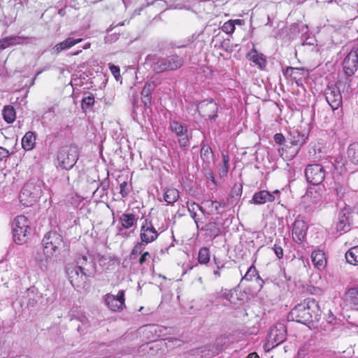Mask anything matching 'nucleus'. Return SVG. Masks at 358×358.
I'll return each instance as SVG.
<instances>
[{"label": "nucleus", "mask_w": 358, "mask_h": 358, "mask_svg": "<svg viewBox=\"0 0 358 358\" xmlns=\"http://www.w3.org/2000/svg\"><path fill=\"white\" fill-rule=\"evenodd\" d=\"M320 315L321 310L318 302L313 299H308L292 309L288 319L306 324L319 321Z\"/></svg>", "instance_id": "1"}, {"label": "nucleus", "mask_w": 358, "mask_h": 358, "mask_svg": "<svg viewBox=\"0 0 358 358\" xmlns=\"http://www.w3.org/2000/svg\"><path fill=\"white\" fill-rule=\"evenodd\" d=\"M80 152L75 145H66L59 148L57 152L55 166L62 170H71L78 160Z\"/></svg>", "instance_id": "2"}, {"label": "nucleus", "mask_w": 358, "mask_h": 358, "mask_svg": "<svg viewBox=\"0 0 358 358\" xmlns=\"http://www.w3.org/2000/svg\"><path fill=\"white\" fill-rule=\"evenodd\" d=\"M147 61L151 62V68L156 73L178 69L184 64L183 57L171 55L166 57L148 56Z\"/></svg>", "instance_id": "3"}, {"label": "nucleus", "mask_w": 358, "mask_h": 358, "mask_svg": "<svg viewBox=\"0 0 358 358\" xmlns=\"http://www.w3.org/2000/svg\"><path fill=\"white\" fill-rule=\"evenodd\" d=\"M343 165V163L340 164L338 161H336L335 164L328 163L327 166H322L319 164H308L305 170V176L308 182L314 185H320L324 180L326 174L331 171L333 168L342 170Z\"/></svg>", "instance_id": "4"}, {"label": "nucleus", "mask_w": 358, "mask_h": 358, "mask_svg": "<svg viewBox=\"0 0 358 358\" xmlns=\"http://www.w3.org/2000/svg\"><path fill=\"white\" fill-rule=\"evenodd\" d=\"M41 195V182L29 181L23 186L19 199L22 205L31 206L38 200Z\"/></svg>", "instance_id": "5"}, {"label": "nucleus", "mask_w": 358, "mask_h": 358, "mask_svg": "<svg viewBox=\"0 0 358 358\" xmlns=\"http://www.w3.org/2000/svg\"><path fill=\"white\" fill-rule=\"evenodd\" d=\"M29 221L24 215L16 217L13 222L12 233L14 241L22 245L27 240V234L30 232Z\"/></svg>", "instance_id": "6"}, {"label": "nucleus", "mask_w": 358, "mask_h": 358, "mask_svg": "<svg viewBox=\"0 0 358 358\" xmlns=\"http://www.w3.org/2000/svg\"><path fill=\"white\" fill-rule=\"evenodd\" d=\"M287 330L285 326L278 323L271 328L264 348L267 351L274 348L286 340Z\"/></svg>", "instance_id": "7"}, {"label": "nucleus", "mask_w": 358, "mask_h": 358, "mask_svg": "<svg viewBox=\"0 0 358 358\" xmlns=\"http://www.w3.org/2000/svg\"><path fill=\"white\" fill-rule=\"evenodd\" d=\"M66 272L69 280L73 287H83L88 277L93 275L92 272L83 271L76 267L73 264H69L66 267Z\"/></svg>", "instance_id": "8"}, {"label": "nucleus", "mask_w": 358, "mask_h": 358, "mask_svg": "<svg viewBox=\"0 0 358 358\" xmlns=\"http://www.w3.org/2000/svg\"><path fill=\"white\" fill-rule=\"evenodd\" d=\"M42 243L43 248L50 251L56 256L60 254L61 250L64 246L62 236L55 231H50L45 234Z\"/></svg>", "instance_id": "9"}, {"label": "nucleus", "mask_w": 358, "mask_h": 358, "mask_svg": "<svg viewBox=\"0 0 358 358\" xmlns=\"http://www.w3.org/2000/svg\"><path fill=\"white\" fill-rule=\"evenodd\" d=\"M165 351V343L162 341H153L142 345L140 352L148 358H160Z\"/></svg>", "instance_id": "10"}, {"label": "nucleus", "mask_w": 358, "mask_h": 358, "mask_svg": "<svg viewBox=\"0 0 358 358\" xmlns=\"http://www.w3.org/2000/svg\"><path fill=\"white\" fill-rule=\"evenodd\" d=\"M325 99L332 110L338 109L342 105L343 99L340 89L336 85H328L324 90Z\"/></svg>", "instance_id": "11"}, {"label": "nucleus", "mask_w": 358, "mask_h": 358, "mask_svg": "<svg viewBox=\"0 0 358 358\" xmlns=\"http://www.w3.org/2000/svg\"><path fill=\"white\" fill-rule=\"evenodd\" d=\"M55 257L57 256L43 247L36 251L34 259L40 269L43 271H45L55 262Z\"/></svg>", "instance_id": "12"}, {"label": "nucleus", "mask_w": 358, "mask_h": 358, "mask_svg": "<svg viewBox=\"0 0 358 358\" xmlns=\"http://www.w3.org/2000/svg\"><path fill=\"white\" fill-rule=\"evenodd\" d=\"M159 234L152 222L147 219L145 220L141 227V241L147 244L150 243L157 238Z\"/></svg>", "instance_id": "13"}, {"label": "nucleus", "mask_w": 358, "mask_h": 358, "mask_svg": "<svg viewBox=\"0 0 358 358\" xmlns=\"http://www.w3.org/2000/svg\"><path fill=\"white\" fill-rule=\"evenodd\" d=\"M170 129L172 132L179 137L178 143L180 147L185 148L189 145L188 129L186 125H182L178 122L173 120L170 122Z\"/></svg>", "instance_id": "14"}, {"label": "nucleus", "mask_w": 358, "mask_h": 358, "mask_svg": "<svg viewBox=\"0 0 358 358\" xmlns=\"http://www.w3.org/2000/svg\"><path fill=\"white\" fill-rule=\"evenodd\" d=\"M105 301L112 311H121L124 306V291L120 290L117 295L108 294Z\"/></svg>", "instance_id": "15"}, {"label": "nucleus", "mask_w": 358, "mask_h": 358, "mask_svg": "<svg viewBox=\"0 0 358 358\" xmlns=\"http://www.w3.org/2000/svg\"><path fill=\"white\" fill-rule=\"evenodd\" d=\"M343 69L347 76H352L358 68L357 50H352L343 60Z\"/></svg>", "instance_id": "16"}, {"label": "nucleus", "mask_w": 358, "mask_h": 358, "mask_svg": "<svg viewBox=\"0 0 358 358\" xmlns=\"http://www.w3.org/2000/svg\"><path fill=\"white\" fill-rule=\"evenodd\" d=\"M199 112L206 118L215 121L217 117V113L218 110V106L217 103L213 100H205L201 102L199 106Z\"/></svg>", "instance_id": "17"}, {"label": "nucleus", "mask_w": 358, "mask_h": 358, "mask_svg": "<svg viewBox=\"0 0 358 358\" xmlns=\"http://www.w3.org/2000/svg\"><path fill=\"white\" fill-rule=\"evenodd\" d=\"M138 216L136 214L123 213L120 217L121 226L118 228V234L121 236H126V229L135 227L137 224Z\"/></svg>", "instance_id": "18"}, {"label": "nucleus", "mask_w": 358, "mask_h": 358, "mask_svg": "<svg viewBox=\"0 0 358 358\" xmlns=\"http://www.w3.org/2000/svg\"><path fill=\"white\" fill-rule=\"evenodd\" d=\"M350 209L345 207L338 213L336 229L340 233L347 232L350 229Z\"/></svg>", "instance_id": "19"}, {"label": "nucleus", "mask_w": 358, "mask_h": 358, "mask_svg": "<svg viewBox=\"0 0 358 358\" xmlns=\"http://www.w3.org/2000/svg\"><path fill=\"white\" fill-rule=\"evenodd\" d=\"M283 75L295 81L297 85L301 83L303 79L308 76V71L303 68L287 67L283 70Z\"/></svg>", "instance_id": "20"}, {"label": "nucleus", "mask_w": 358, "mask_h": 358, "mask_svg": "<svg viewBox=\"0 0 358 358\" xmlns=\"http://www.w3.org/2000/svg\"><path fill=\"white\" fill-rule=\"evenodd\" d=\"M307 229L306 223L303 220L296 219L292 227V234L294 241L297 243H302L306 236Z\"/></svg>", "instance_id": "21"}, {"label": "nucleus", "mask_w": 358, "mask_h": 358, "mask_svg": "<svg viewBox=\"0 0 358 358\" xmlns=\"http://www.w3.org/2000/svg\"><path fill=\"white\" fill-rule=\"evenodd\" d=\"M41 298V296L38 293L37 289L35 287H31L23 293L21 300L22 303H26L28 307L34 308Z\"/></svg>", "instance_id": "22"}, {"label": "nucleus", "mask_w": 358, "mask_h": 358, "mask_svg": "<svg viewBox=\"0 0 358 358\" xmlns=\"http://www.w3.org/2000/svg\"><path fill=\"white\" fill-rule=\"evenodd\" d=\"M82 41L83 39L80 38L74 39L73 38L69 37L64 41H62L55 45L52 48V54L58 55L60 52L71 48V47L79 43Z\"/></svg>", "instance_id": "23"}, {"label": "nucleus", "mask_w": 358, "mask_h": 358, "mask_svg": "<svg viewBox=\"0 0 358 358\" xmlns=\"http://www.w3.org/2000/svg\"><path fill=\"white\" fill-rule=\"evenodd\" d=\"M275 200V196L266 190H262L257 192H255L250 200L251 203L255 204H264L266 202H272Z\"/></svg>", "instance_id": "24"}, {"label": "nucleus", "mask_w": 358, "mask_h": 358, "mask_svg": "<svg viewBox=\"0 0 358 358\" xmlns=\"http://www.w3.org/2000/svg\"><path fill=\"white\" fill-rule=\"evenodd\" d=\"M157 87L155 81H148L145 83L141 92L142 101L145 107H149L151 104L152 92Z\"/></svg>", "instance_id": "25"}, {"label": "nucleus", "mask_w": 358, "mask_h": 358, "mask_svg": "<svg viewBox=\"0 0 358 358\" xmlns=\"http://www.w3.org/2000/svg\"><path fill=\"white\" fill-rule=\"evenodd\" d=\"M76 267L79 268L83 271L92 272V268L94 266L93 262L88 260L87 256L79 255L77 257L76 263H73Z\"/></svg>", "instance_id": "26"}, {"label": "nucleus", "mask_w": 358, "mask_h": 358, "mask_svg": "<svg viewBox=\"0 0 358 358\" xmlns=\"http://www.w3.org/2000/svg\"><path fill=\"white\" fill-rule=\"evenodd\" d=\"M345 301L352 308L358 310V288H350L345 294Z\"/></svg>", "instance_id": "27"}, {"label": "nucleus", "mask_w": 358, "mask_h": 358, "mask_svg": "<svg viewBox=\"0 0 358 358\" xmlns=\"http://www.w3.org/2000/svg\"><path fill=\"white\" fill-rule=\"evenodd\" d=\"M179 198V191L173 187H166L164 189V199L167 204L173 205Z\"/></svg>", "instance_id": "28"}, {"label": "nucleus", "mask_w": 358, "mask_h": 358, "mask_svg": "<svg viewBox=\"0 0 358 358\" xmlns=\"http://www.w3.org/2000/svg\"><path fill=\"white\" fill-rule=\"evenodd\" d=\"M311 259L314 265L319 269L323 268L326 266L324 253L320 250L313 251L311 254Z\"/></svg>", "instance_id": "29"}, {"label": "nucleus", "mask_w": 358, "mask_h": 358, "mask_svg": "<svg viewBox=\"0 0 358 358\" xmlns=\"http://www.w3.org/2000/svg\"><path fill=\"white\" fill-rule=\"evenodd\" d=\"M36 143V136L32 131H28L22 139V146L25 150H31Z\"/></svg>", "instance_id": "30"}, {"label": "nucleus", "mask_w": 358, "mask_h": 358, "mask_svg": "<svg viewBox=\"0 0 358 358\" xmlns=\"http://www.w3.org/2000/svg\"><path fill=\"white\" fill-rule=\"evenodd\" d=\"M346 262L352 265H358V246H354L345 252Z\"/></svg>", "instance_id": "31"}, {"label": "nucleus", "mask_w": 358, "mask_h": 358, "mask_svg": "<svg viewBox=\"0 0 358 358\" xmlns=\"http://www.w3.org/2000/svg\"><path fill=\"white\" fill-rule=\"evenodd\" d=\"M348 158L355 164H358V143H351L347 151Z\"/></svg>", "instance_id": "32"}, {"label": "nucleus", "mask_w": 358, "mask_h": 358, "mask_svg": "<svg viewBox=\"0 0 358 358\" xmlns=\"http://www.w3.org/2000/svg\"><path fill=\"white\" fill-rule=\"evenodd\" d=\"M254 278H255L256 280L257 281V283L259 285L260 287L262 286L263 280L260 278L259 276L257 271L254 266H250L246 273L245 274L244 277L242 278V280H245L246 281H250Z\"/></svg>", "instance_id": "33"}, {"label": "nucleus", "mask_w": 358, "mask_h": 358, "mask_svg": "<svg viewBox=\"0 0 358 358\" xmlns=\"http://www.w3.org/2000/svg\"><path fill=\"white\" fill-rule=\"evenodd\" d=\"M205 229L208 232V235L213 238H216L222 233L221 229L215 222H210L206 224Z\"/></svg>", "instance_id": "34"}, {"label": "nucleus", "mask_w": 358, "mask_h": 358, "mask_svg": "<svg viewBox=\"0 0 358 358\" xmlns=\"http://www.w3.org/2000/svg\"><path fill=\"white\" fill-rule=\"evenodd\" d=\"M2 115L3 119L8 123H12L16 118L15 110L12 106H6L4 107Z\"/></svg>", "instance_id": "35"}, {"label": "nucleus", "mask_w": 358, "mask_h": 358, "mask_svg": "<svg viewBox=\"0 0 358 358\" xmlns=\"http://www.w3.org/2000/svg\"><path fill=\"white\" fill-rule=\"evenodd\" d=\"M229 157L227 154L222 153V165L218 169V173L220 178H224L227 176L229 169Z\"/></svg>", "instance_id": "36"}, {"label": "nucleus", "mask_w": 358, "mask_h": 358, "mask_svg": "<svg viewBox=\"0 0 358 358\" xmlns=\"http://www.w3.org/2000/svg\"><path fill=\"white\" fill-rule=\"evenodd\" d=\"M290 143L294 145L301 146L305 143L304 135L301 134L298 131L290 132Z\"/></svg>", "instance_id": "37"}, {"label": "nucleus", "mask_w": 358, "mask_h": 358, "mask_svg": "<svg viewBox=\"0 0 358 358\" xmlns=\"http://www.w3.org/2000/svg\"><path fill=\"white\" fill-rule=\"evenodd\" d=\"M213 157V151L210 146L203 145L201 149V157L206 163H210V159Z\"/></svg>", "instance_id": "38"}, {"label": "nucleus", "mask_w": 358, "mask_h": 358, "mask_svg": "<svg viewBox=\"0 0 358 358\" xmlns=\"http://www.w3.org/2000/svg\"><path fill=\"white\" fill-rule=\"evenodd\" d=\"M210 260V250L206 247L200 248L198 254V261L201 264H206Z\"/></svg>", "instance_id": "39"}, {"label": "nucleus", "mask_w": 358, "mask_h": 358, "mask_svg": "<svg viewBox=\"0 0 358 358\" xmlns=\"http://www.w3.org/2000/svg\"><path fill=\"white\" fill-rule=\"evenodd\" d=\"M241 20H230L224 23L222 29L224 32L227 34H232L235 30V24H241Z\"/></svg>", "instance_id": "40"}, {"label": "nucleus", "mask_w": 358, "mask_h": 358, "mask_svg": "<svg viewBox=\"0 0 358 358\" xmlns=\"http://www.w3.org/2000/svg\"><path fill=\"white\" fill-rule=\"evenodd\" d=\"M250 59L259 67L262 68L266 65V60L262 55H259L256 51L250 55Z\"/></svg>", "instance_id": "41"}, {"label": "nucleus", "mask_w": 358, "mask_h": 358, "mask_svg": "<svg viewBox=\"0 0 358 358\" xmlns=\"http://www.w3.org/2000/svg\"><path fill=\"white\" fill-rule=\"evenodd\" d=\"M94 103V97L92 94L88 95L84 97L82 100V108L83 110H86Z\"/></svg>", "instance_id": "42"}, {"label": "nucleus", "mask_w": 358, "mask_h": 358, "mask_svg": "<svg viewBox=\"0 0 358 358\" xmlns=\"http://www.w3.org/2000/svg\"><path fill=\"white\" fill-rule=\"evenodd\" d=\"M146 245L147 243H144L142 241L141 242L137 243L131 250V255H140L143 253V251L144 250Z\"/></svg>", "instance_id": "43"}, {"label": "nucleus", "mask_w": 358, "mask_h": 358, "mask_svg": "<svg viewBox=\"0 0 358 358\" xmlns=\"http://www.w3.org/2000/svg\"><path fill=\"white\" fill-rule=\"evenodd\" d=\"M222 296L231 303H236L234 299V292L228 289H222Z\"/></svg>", "instance_id": "44"}, {"label": "nucleus", "mask_w": 358, "mask_h": 358, "mask_svg": "<svg viewBox=\"0 0 358 358\" xmlns=\"http://www.w3.org/2000/svg\"><path fill=\"white\" fill-rule=\"evenodd\" d=\"M243 187L242 185L236 183L231 192V197H240L242 194Z\"/></svg>", "instance_id": "45"}, {"label": "nucleus", "mask_w": 358, "mask_h": 358, "mask_svg": "<svg viewBox=\"0 0 358 358\" xmlns=\"http://www.w3.org/2000/svg\"><path fill=\"white\" fill-rule=\"evenodd\" d=\"M78 319L82 323V326L79 325L78 327V331L80 332H83L85 329L83 328V327L88 324V317L85 314L81 313L78 315Z\"/></svg>", "instance_id": "46"}, {"label": "nucleus", "mask_w": 358, "mask_h": 358, "mask_svg": "<svg viewBox=\"0 0 358 358\" xmlns=\"http://www.w3.org/2000/svg\"><path fill=\"white\" fill-rule=\"evenodd\" d=\"M120 193L121 194L122 197H126L130 192L129 185L126 181H124L122 183H120Z\"/></svg>", "instance_id": "47"}, {"label": "nucleus", "mask_w": 358, "mask_h": 358, "mask_svg": "<svg viewBox=\"0 0 358 358\" xmlns=\"http://www.w3.org/2000/svg\"><path fill=\"white\" fill-rule=\"evenodd\" d=\"M11 38V43L12 45H20L26 43L27 38L24 36H12Z\"/></svg>", "instance_id": "48"}, {"label": "nucleus", "mask_w": 358, "mask_h": 358, "mask_svg": "<svg viewBox=\"0 0 358 358\" xmlns=\"http://www.w3.org/2000/svg\"><path fill=\"white\" fill-rule=\"evenodd\" d=\"M12 45L10 36L6 37L0 40V49L4 50Z\"/></svg>", "instance_id": "49"}, {"label": "nucleus", "mask_w": 358, "mask_h": 358, "mask_svg": "<svg viewBox=\"0 0 358 358\" xmlns=\"http://www.w3.org/2000/svg\"><path fill=\"white\" fill-rule=\"evenodd\" d=\"M110 70L112 74L114 76L115 78L118 80L121 77L120 68L117 66L112 64L110 66Z\"/></svg>", "instance_id": "50"}, {"label": "nucleus", "mask_w": 358, "mask_h": 358, "mask_svg": "<svg viewBox=\"0 0 358 358\" xmlns=\"http://www.w3.org/2000/svg\"><path fill=\"white\" fill-rule=\"evenodd\" d=\"M273 250L274 251L275 255L278 259H281L283 257V250L280 245H278L277 243H275Z\"/></svg>", "instance_id": "51"}, {"label": "nucleus", "mask_w": 358, "mask_h": 358, "mask_svg": "<svg viewBox=\"0 0 358 358\" xmlns=\"http://www.w3.org/2000/svg\"><path fill=\"white\" fill-rule=\"evenodd\" d=\"M274 141L276 143L282 145L285 141V138L282 134H275L274 135Z\"/></svg>", "instance_id": "52"}, {"label": "nucleus", "mask_w": 358, "mask_h": 358, "mask_svg": "<svg viewBox=\"0 0 358 358\" xmlns=\"http://www.w3.org/2000/svg\"><path fill=\"white\" fill-rule=\"evenodd\" d=\"M327 322L330 324H334L336 322V317L331 310L329 311V313L327 316Z\"/></svg>", "instance_id": "53"}, {"label": "nucleus", "mask_w": 358, "mask_h": 358, "mask_svg": "<svg viewBox=\"0 0 358 358\" xmlns=\"http://www.w3.org/2000/svg\"><path fill=\"white\" fill-rule=\"evenodd\" d=\"M148 258H150V255L148 252H144L142 253L138 262L141 265H143L144 263H145Z\"/></svg>", "instance_id": "54"}, {"label": "nucleus", "mask_w": 358, "mask_h": 358, "mask_svg": "<svg viewBox=\"0 0 358 358\" xmlns=\"http://www.w3.org/2000/svg\"><path fill=\"white\" fill-rule=\"evenodd\" d=\"M214 261L215 262V264H217V268L215 270H214L213 271V274L215 276V278H220L221 274H220V270L221 268H224V265H221V266H219L216 262V259L214 257Z\"/></svg>", "instance_id": "55"}, {"label": "nucleus", "mask_w": 358, "mask_h": 358, "mask_svg": "<svg viewBox=\"0 0 358 358\" xmlns=\"http://www.w3.org/2000/svg\"><path fill=\"white\" fill-rule=\"evenodd\" d=\"M203 203L205 204V206L206 207H208V208L210 209V213H214V211H213V206L215 203V201H212V200H206L203 202Z\"/></svg>", "instance_id": "56"}, {"label": "nucleus", "mask_w": 358, "mask_h": 358, "mask_svg": "<svg viewBox=\"0 0 358 358\" xmlns=\"http://www.w3.org/2000/svg\"><path fill=\"white\" fill-rule=\"evenodd\" d=\"M215 201V203L213 206V209H214V213H219V210H220V207H224V205H222V203L220 202H218L217 201Z\"/></svg>", "instance_id": "57"}, {"label": "nucleus", "mask_w": 358, "mask_h": 358, "mask_svg": "<svg viewBox=\"0 0 358 358\" xmlns=\"http://www.w3.org/2000/svg\"><path fill=\"white\" fill-rule=\"evenodd\" d=\"M194 206H196L200 210H201V207H200L199 205L196 204L195 203H189V202L187 203L188 210L189 211L194 210Z\"/></svg>", "instance_id": "58"}, {"label": "nucleus", "mask_w": 358, "mask_h": 358, "mask_svg": "<svg viewBox=\"0 0 358 358\" xmlns=\"http://www.w3.org/2000/svg\"><path fill=\"white\" fill-rule=\"evenodd\" d=\"M246 358H259V357L256 353H251Z\"/></svg>", "instance_id": "59"}, {"label": "nucleus", "mask_w": 358, "mask_h": 358, "mask_svg": "<svg viewBox=\"0 0 358 358\" xmlns=\"http://www.w3.org/2000/svg\"><path fill=\"white\" fill-rule=\"evenodd\" d=\"M227 51H232V49H229V46L224 48Z\"/></svg>", "instance_id": "60"}, {"label": "nucleus", "mask_w": 358, "mask_h": 358, "mask_svg": "<svg viewBox=\"0 0 358 358\" xmlns=\"http://www.w3.org/2000/svg\"><path fill=\"white\" fill-rule=\"evenodd\" d=\"M196 216V213L195 212H194L192 214V217L193 218H194Z\"/></svg>", "instance_id": "61"}, {"label": "nucleus", "mask_w": 358, "mask_h": 358, "mask_svg": "<svg viewBox=\"0 0 358 358\" xmlns=\"http://www.w3.org/2000/svg\"><path fill=\"white\" fill-rule=\"evenodd\" d=\"M279 193H280L279 190L276 189L272 194H279Z\"/></svg>", "instance_id": "62"}, {"label": "nucleus", "mask_w": 358, "mask_h": 358, "mask_svg": "<svg viewBox=\"0 0 358 358\" xmlns=\"http://www.w3.org/2000/svg\"><path fill=\"white\" fill-rule=\"evenodd\" d=\"M59 15H63V10H62V9H61V10H59Z\"/></svg>", "instance_id": "63"}, {"label": "nucleus", "mask_w": 358, "mask_h": 358, "mask_svg": "<svg viewBox=\"0 0 358 358\" xmlns=\"http://www.w3.org/2000/svg\"><path fill=\"white\" fill-rule=\"evenodd\" d=\"M337 194L339 195L341 190L338 189V188H336Z\"/></svg>", "instance_id": "64"}]
</instances>
